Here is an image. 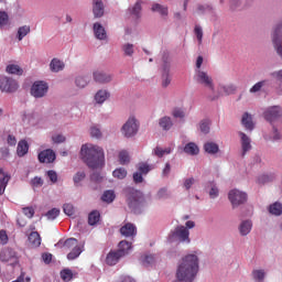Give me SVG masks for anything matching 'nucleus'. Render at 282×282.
Instances as JSON below:
<instances>
[{
  "instance_id": "2eb2a0df",
  "label": "nucleus",
  "mask_w": 282,
  "mask_h": 282,
  "mask_svg": "<svg viewBox=\"0 0 282 282\" xmlns=\"http://www.w3.org/2000/svg\"><path fill=\"white\" fill-rule=\"evenodd\" d=\"M91 8L94 19H102L105 17V2L102 0H93Z\"/></svg>"
},
{
  "instance_id": "c756f323",
  "label": "nucleus",
  "mask_w": 282,
  "mask_h": 282,
  "mask_svg": "<svg viewBox=\"0 0 282 282\" xmlns=\"http://www.w3.org/2000/svg\"><path fill=\"white\" fill-rule=\"evenodd\" d=\"M50 69L53 74H58V72H63L65 69V62L58 58H53L50 63Z\"/></svg>"
},
{
  "instance_id": "5701e85b",
  "label": "nucleus",
  "mask_w": 282,
  "mask_h": 282,
  "mask_svg": "<svg viewBox=\"0 0 282 282\" xmlns=\"http://www.w3.org/2000/svg\"><path fill=\"white\" fill-rule=\"evenodd\" d=\"M251 276L254 282H265V279L268 278V271L265 269H253L251 271Z\"/></svg>"
},
{
  "instance_id": "9d476101",
  "label": "nucleus",
  "mask_w": 282,
  "mask_h": 282,
  "mask_svg": "<svg viewBox=\"0 0 282 282\" xmlns=\"http://www.w3.org/2000/svg\"><path fill=\"white\" fill-rule=\"evenodd\" d=\"M19 89V83L12 79V77L0 76V91H6V94H14Z\"/></svg>"
},
{
  "instance_id": "bf43d9fd",
  "label": "nucleus",
  "mask_w": 282,
  "mask_h": 282,
  "mask_svg": "<svg viewBox=\"0 0 282 282\" xmlns=\"http://www.w3.org/2000/svg\"><path fill=\"white\" fill-rule=\"evenodd\" d=\"M58 215H61V209L52 208L51 210H48L45 214V217H46V219H48V221H54V219H56V217H58Z\"/></svg>"
},
{
  "instance_id": "37998d69",
  "label": "nucleus",
  "mask_w": 282,
  "mask_h": 282,
  "mask_svg": "<svg viewBox=\"0 0 282 282\" xmlns=\"http://www.w3.org/2000/svg\"><path fill=\"white\" fill-rule=\"evenodd\" d=\"M152 12H159L161 17H169V7L162 6L160 3H154L152 6Z\"/></svg>"
},
{
  "instance_id": "f257e3e1",
  "label": "nucleus",
  "mask_w": 282,
  "mask_h": 282,
  "mask_svg": "<svg viewBox=\"0 0 282 282\" xmlns=\"http://www.w3.org/2000/svg\"><path fill=\"white\" fill-rule=\"evenodd\" d=\"M199 272V257L188 253L182 258L176 267V279L180 282H193Z\"/></svg>"
},
{
  "instance_id": "f704fd0d",
  "label": "nucleus",
  "mask_w": 282,
  "mask_h": 282,
  "mask_svg": "<svg viewBox=\"0 0 282 282\" xmlns=\"http://www.w3.org/2000/svg\"><path fill=\"white\" fill-rule=\"evenodd\" d=\"M274 180H276V173H264L258 176V184H270V182H274Z\"/></svg>"
},
{
  "instance_id": "b1692460",
  "label": "nucleus",
  "mask_w": 282,
  "mask_h": 282,
  "mask_svg": "<svg viewBox=\"0 0 282 282\" xmlns=\"http://www.w3.org/2000/svg\"><path fill=\"white\" fill-rule=\"evenodd\" d=\"M254 0H229V8L237 10L238 8H250Z\"/></svg>"
},
{
  "instance_id": "680f3d73",
  "label": "nucleus",
  "mask_w": 282,
  "mask_h": 282,
  "mask_svg": "<svg viewBox=\"0 0 282 282\" xmlns=\"http://www.w3.org/2000/svg\"><path fill=\"white\" fill-rule=\"evenodd\" d=\"M119 162H120V164H122V165H124V164H129V162H130V158H129V152H127V151H121L120 153H119Z\"/></svg>"
},
{
  "instance_id": "39448f33",
  "label": "nucleus",
  "mask_w": 282,
  "mask_h": 282,
  "mask_svg": "<svg viewBox=\"0 0 282 282\" xmlns=\"http://www.w3.org/2000/svg\"><path fill=\"white\" fill-rule=\"evenodd\" d=\"M140 131V122L134 116L128 118V120L121 127V134L123 138H134Z\"/></svg>"
},
{
  "instance_id": "13d9d810",
  "label": "nucleus",
  "mask_w": 282,
  "mask_h": 282,
  "mask_svg": "<svg viewBox=\"0 0 282 282\" xmlns=\"http://www.w3.org/2000/svg\"><path fill=\"white\" fill-rule=\"evenodd\" d=\"M112 176L117 180H124L127 177V170L124 167H118L112 172Z\"/></svg>"
},
{
  "instance_id": "2f4dec72",
  "label": "nucleus",
  "mask_w": 282,
  "mask_h": 282,
  "mask_svg": "<svg viewBox=\"0 0 282 282\" xmlns=\"http://www.w3.org/2000/svg\"><path fill=\"white\" fill-rule=\"evenodd\" d=\"M159 127H161L163 131H171V129H173V119L169 116L160 118Z\"/></svg>"
},
{
  "instance_id": "f3484780",
  "label": "nucleus",
  "mask_w": 282,
  "mask_h": 282,
  "mask_svg": "<svg viewBox=\"0 0 282 282\" xmlns=\"http://www.w3.org/2000/svg\"><path fill=\"white\" fill-rule=\"evenodd\" d=\"M171 85V63L163 59V73H162V87H169Z\"/></svg>"
},
{
  "instance_id": "aec40b11",
  "label": "nucleus",
  "mask_w": 282,
  "mask_h": 282,
  "mask_svg": "<svg viewBox=\"0 0 282 282\" xmlns=\"http://www.w3.org/2000/svg\"><path fill=\"white\" fill-rule=\"evenodd\" d=\"M144 1L138 0L133 7L129 8L127 11L128 17H132V19L138 20L140 19V14L142 12V4Z\"/></svg>"
},
{
  "instance_id": "052dcab7",
  "label": "nucleus",
  "mask_w": 282,
  "mask_h": 282,
  "mask_svg": "<svg viewBox=\"0 0 282 282\" xmlns=\"http://www.w3.org/2000/svg\"><path fill=\"white\" fill-rule=\"evenodd\" d=\"M90 135L91 138L100 140V138H102V132L100 131V128L98 126H93L90 127Z\"/></svg>"
},
{
  "instance_id": "4d7b16f0",
  "label": "nucleus",
  "mask_w": 282,
  "mask_h": 282,
  "mask_svg": "<svg viewBox=\"0 0 282 282\" xmlns=\"http://www.w3.org/2000/svg\"><path fill=\"white\" fill-rule=\"evenodd\" d=\"M209 186H210V189H209L210 199H217V197H219V187H217V184H215V182H210Z\"/></svg>"
},
{
  "instance_id": "7c9ffc66",
  "label": "nucleus",
  "mask_w": 282,
  "mask_h": 282,
  "mask_svg": "<svg viewBox=\"0 0 282 282\" xmlns=\"http://www.w3.org/2000/svg\"><path fill=\"white\" fill-rule=\"evenodd\" d=\"M110 96L109 90L100 89L95 94V102H97V105H104Z\"/></svg>"
},
{
  "instance_id": "e2e57ef3",
  "label": "nucleus",
  "mask_w": 282,
  "mask_h": 282,
  "mask_svg": "<svg viewBox=\"0 0 282 282\" xmlns=\"http://www.w3.org/2000/svg\"><path fill=\"white\" fill-rule=\"evenodd\" d=\"M85 177H87V174H85V172H77L73 177L75 186H78V184H80V182H83Z\"/></svg>"
},
{
  "instance_id": "9b49d317",
  "label": "nucleus",
  "mask_w": 282,
  "mask_h": 282,
  "mask_svg": "<svg viewBox=\"0 0 282 282\" xmlns=\"http://www.w3.org/2000/svg\"><path fill=\"white\" fill-rule=\"evenodd\" d=\"M238 135L240 138L241 156L246 158L247 153L252 151V140L242 131H239Z\"/></svg>"
},
{
  "instance_id": "69168bd1",
  "label": "nucleus",
  "mask_w": 282,
  "mask_h": 282,
  "mask_svg": "<svg viewBox=\"0 0 282 282\" xmlns=\"http://www.w3.org/2000/svg\"><path fill=\"white\" fill-rule=\"evenodd\" d=\"M173 118H180L181 120L186 118V112L182 108H174L172 110Z\"/></svg>"
},
{
  "instance_id": "bb28decb",
  "label": "nucleus",
  "mask_w": 282,
  "mask_h": 282,
  "mask_svg": "<svg viewBox=\"0 0 282 282\" xmlns=\"http://www.w3.org/2000/svg\"><path fill=\"white\" fill-rule=\"evenodd\" d=\"M57 246H62L65 250H74L78 246V239L76 238H67L66 240L61 239L57 242Z\"/></svg>"
},
{
  "instance_id": "79ce46f5",
  "label": "nucleus",
  "mask_w": 282,
  "mask_h": 282,
  "mask_svg": "<svg viewBox=\"0 0 282 282\" xmlns=\"http://www.w3.org/2000/svg\"><path fill=\"white\" fill-rule=\"evenodd\" d=\"M101 199L106 204H113V200L116 199V192L113 189H107L104 192Z\"/></svg>"
},
{
  "instance_id": "ddd939ff",
  "label": "nucleus",
  "mask_w": 282,
  "mask_h": 282,
  "mask_svg": "<svg viewBox=\"0 0 282 282\" xmlns=\"http://www.w3.org/2000/svg\"><path fill=\"white\" fill-rule=\"evenodd\" d=\"M93 78L95 83H99L100 85H107V83H111V80H113V75L105 73L104 70H95L93 73Z\"/></svg>"
},
{
  "instance_id": "3c124183",
  "label": "nucleus",
  "mask_w": 282,
  "mask_h": 282,
  "mask_svg": "<svg viewBox=\"0 0 282 282\" xmlns=\"http://www.w3.org/2000/svg\"><path fill=\"white\" fill-rule=\"evenodd\" d=\"M10 177L11 176L8 174H3V176H0V195H3L6 193V188L8 187Z\"/></svg>"
},
{
  "instance_id": "20e7f679",
  "label": "nucleus",
  "mask_w": 282,
  "mask_h": 282,
  "mask_svg": "<svg viewBox=\"0 0 282 282\" xmlns=\"http://www.w3.org/2000/svg\"><path fill=\"white\" fill-rule=\"evenodd\" d=\"M167 241H180L181 243H191V231L185 226H177L175 230L171 231Z\"/></svg>"
},
{
  "instance_id": "a18cd8bd",
  "label": "nucleus",
  "mask_w": 282,
  "mask_h": 282,
  "mask_svg": "<svg viewBox=\"0 0 282 282\" xmlns=\"http://www.w3.org/2000/svg\"><path fill=\"white\" fill-rule=\"evenodd\" d=\"M98 221H100V212L93 210L88 215V224H89V226H96V224H98Z\"/></svg>"
},
{
  "instance_id": "6e6d98bb",
  "label": "nucleus",
  "mask_w": 282,
  "mask_h": 282,
  "mask_svg": "<svg viewBox=\"0 0 282 282\" xmlns=\"http://www.w3.org/2000/svg\"><path fill=\"white\" fill-rule=\"evenodd\" d=\"M59 274H61L62 281L64 282H69L72 281V279H74V273L72 272L70 269H63Z\"/></svg>"
},
{
  "instance_id": "de8ad7c7",
  "label": "nucleus",
  "mask_w": 282,
  "mask_h": 282,
  "mask_svg": "<svg viewBox=\"0 0 282 282\" xmlns=\"http://www.w3.org/2000/svg\"><path fill=\"white\" fill-rule=\"evenodd\" d=\"M272 126V131L270 133L269 139L272 140V142H276L279 140H281L282 134H281V130L279 128H276V126L271 124Z\"/></svg>"
},
{
  "instance_id": "49530a36",
  "label": "nucleus",
  "mask_w": 282,
  "mask_h": 282,
  "mask_svg": "<svg viewBox=\"0 0 282 282\" xmlns=\"http://www.w3.org/2000/svg\"><path fill=\"white\" fill-rule=\"evenodd\" d=\"M153 153H154V155H156L158 158H164V155H171V153H173V149H171V148L162 149V148H160V147H156V148L153 150Z\"/></svg>"
},
{
  "instance_id": "f8f14e48",
  "label": "nucleus",
  "mask_w": 282,
  "mask_h": 282,
  "mask_svg": "<svg viewBox=\"0 0 282 282\" xmlns=\"http://www.w3.org/2000/svg\"><path fill=\"white\" fill-rule=\"evenodd\" d=\"M37 160L41 164H52L56 161V152L52 149L43 150L39 153Z\"/></svg>"
},
{
  "instance_id": "4be33fe9",
  "label": "nucleus",
  "mask_w": 282,
  "mask_h": 282,
  "mask_svg": "<svg viewBox=\"0 0 282 282\" xmlns=\"http://www.w3.org/2000/svg\"><path fill=\"white\" fill-rule=\"evenodd\" d=\"M132 250H133V246L131 245V242L127 240H121L118 245L117 252H119L121 257H127V254H131Z\"/></svg>"
},
{
  "instance_id": "4468645a",
  "label": "nucleus",
  "mask_w": 282,
  "mask_h": 282,
  "mask_svg": "<svg viewBox=\"0 0 282 282\" xmlns=\"http://www.w3.org/2000/svg\"><path fill=\"white\" fill-rule=\"evenodd\" d=\"M259 91H262L263 94H268L270 91V79H262L260 82H257L250 89V94H259Z\"/></svg>"
},
{
  "instance_id": "338daca9",
  "label": "nucleus",
  "mask_w": 282,
  "mask_h": 282,
  "mask_svg": "<svg viewBox=\"0 0 282 282\" xmlns=\"http://www.w3.org/2000/svg\"><path fill=\"white\" fill-rule=\"evenodd\" d=\"M138 171L139 173H141V175H148V173L151 171V165L147 163H140L138 166Z\"/></svg>"
},
{
  "instance_id": "412c9836",
  "label": "nucleus",
  "mask_w": 282,
  "mask_h": 282,
  "mask_svg": "<svg viewBox=\"0 0 282 282\" xmlns=\"http://www.w3.org/2000/svg\"><path fill=\"white\" fill-rule=\"evenodd\" d=\"M238 232L240 237H248V234L252 232V220H242L238 226Z\"/></svg>"
},
{
  "instance_id": "0e129e2a",
  "label": "nucleus",
  "mask_w": 282,
  "mask_h": 282,
  "mask_svg": "<svg viewBox=\"0 0 282 282\" xmlns=\"http://www.w3.org/2000/svg\"><path fill=\"white\" fill-rule=\"evenodd\" d=\"M10 17L8 15V12L0 11V28L8 25Z\"/></svg>"
},
{
  "instance_id": "8fccbe9b",
  "label": "nucleus",
  "mask_w": 282,
  "mask_h": 282,
  "mask_svg": "<svg viewBox=\"0 0 282 282\" xmlns=\"http://www.w3.org/2000/svg\"><path fill=\"white\" fill-rule=\"evenodd\" d=\"M219 89H221L225 94V96H230L237 91V86L234 84H228V85H220Z\"/></svg>"
},
{
  "instance_id": "393cba45",
  "label": "nucleus",
  "mask_w": 282,
  "mask_h": 282,
  "mask_svg": "<svg viewBox=\"0 0 282 282\" xmlns=\"http://www.w3.org/2000/svg\"><path fill=\"white\" fill-rule=\"evenodd\" d=\"M89 83H91L90 75H78L75 77V85L78 89H85Z\"/></svg>"
},
{
  "instance_id": "4c0bfd02",
  "label": "nucleus",
  "mask_w": 282,
  "mask_h": 282,
  "mask_svg": "<svg viewBox=\"0 0 282 282\" xmlns=\"http://www.w3.org/2000/svg\"><path fill=\"white\" fill-rule=\"evenodd\" d=\"M204 151L209 155H216V153H219V144L215 142H206L204 144Z\"/></svg>"
},
{
  "instance_id": "a211bd4d",
  "label": "nucleus",
  "mask_w": 282,
  "mask_h": 282,
  "mask_svg": "<svg viewBox=\"0 0 282 282\" xmlns=\"http://www.w3.org/2000/svg\"><path fill=\"white\" fill-rule=\"evenodd\" d=\"M93 32L98 41H107V30H105V26H102L100 22L93 24Z\"/></svg>"
},
{
  "instance_id": "5fc2aeb1",
  "label": "nucleus",
  "mask_w": 282,
  "mask_h": 282,
  "mask_svg": "<svg viewBox=\"0 0 282 282\" xmlns=\"http://www.w3.org/2000/svg\"><path fill=\"white\" fill-rule=\"evenodd\" d=\"M21 118L25 124H32V122H34V112L33 111H23L21 115Z\"/></svg>"
},
{
  "instance_id": "09e8293b",
  "label": "nucleus",
  "mask_w": 282,
  "mask_h": 282,
  "mask_svg": "<svg viewBox=\"0 0 282 282\" xmlns=\"http://www.w3.org/2000/svg\"><path fill=\"white\" fill-rule=\"evenodd\" d=\"M213 12V7L210 4H197L196 13L197 14H210Z\"/></svg>"
},
{
  "instance_id": "6e6552de",
  "label": "nucleus",
  "mask_w": 282,
  "mask_h": 282,
  "mask_svg": "<svg viewBox=\"0 0 282 282\" xmlns=\"http://www.w3.org/2000/svg\"><path fill=\"white\" fill-rule=\"evenodd\" d=\"M47 91H50V85L46 82L36 80L31 86V96L33 98H45Z\"/></svg>"
},
{
  "instance_id": "1a4fd4ad",
  "label": "nucleus",
  "mask_w": 282,
  "mask_h": 282,
  "mask_svg": "<svg viewBox=\"0 0 282 282\" xmlns=\"http://www.w3.org/2000/svg\"><path fill=\"white\" fill-rule=\"evenodd\" d=\"M228 199L231 203V206L237 208V206H241V204H246V202H248V194L239 189H231L228 193Z\"/></svg>"
},
{
  "instance_id": "cd10ccee",
  "label": "nucleus",
  "mask_w": 282,
  "mask_h": 282,
  "mask_svg": "<svg viewBox=\"0 0 282 282\" xmlns=\"http://www.w3.org/2000/svg\"><path fill=\"white\" fill-rule=\"evenodd\" d=\"M241 124L246 131H254V122L252 121V115L245 112L241 118Z\"/></svg>"
},
{
  "instance_id": "f03ea898",
  "label": "nucleus",
  "mask_w": 282,
  "mask_h": 282,
  "mask_svg": "<svg viewBox=\"0 0 282 282\" xmlns=\"http://www.w3.org/2000/svg\"><path fill=\"white\" fill-rule=\"evenodd\" d=\"M80 158L88 169H102L105 166V150L100 145L85 143L80 148Z\"/></svg>"
},
{
  "instance_id": "e433bc0d",
  "label": "nucleus",
  "mask_w": 282,
  "mask_h": 282,
  "mask_svg": "<svg viewBox=\"0 0 282 282\" xmlns=\"http://www.w3.org/2000/svg\"><path fill=\"white\" fill-rule=\"evenodd\" d=\"M85 251V247L84 246H77L75 248L72 249V251L66 256L68 261H75V259H78L80 257V254H83V252Z\"/></svg>"
},
{
  "instance_id": "a19ab883",
  "label": "nucleus",
  "mask_w": 282,
  "mask_h": 282,
  "mask_svg": "<svg viewBox=\"0 0 282 282\" xmlns=\"http://www.w3.org/2000/svg\"><path fill=\"white\" fill-rule=\"evenodd\" d=\"M269 213L271 215H274L275 217H281L282 215V204L279 202H275L269 206Z\"/></svg>"
},
{
  "instance_id": "6ab92c4d",
  "label": "nucleus",
  "mask_w": 282,
  "mask_h": 282,
  "mask_svg": "<svg viewBox=\"0 0 282 282\" xmlns=\"http://www.w3.org/2000/svg\"><path fill=\"white\" fill-rule=\"evenodd\" d=\"M120 235L126 238L135 237V235H138V228L135 227V225L127 223L120 228Z\"/></svg>"
},
{
  "instance_id": "774afa93",
  "label": "nucleus",
  "mask_w": 282,
  "mask_h": 282,
  "mask_svg": "<svg viewBox=\"0 0 282 282\" xmlns=\"http://www.w3.org/2000/svg\"><path fill=\"white\" fill-rule=\"evenodd\" d=\"M270 76H271V78H274L279 83H282V69L271 72Z\"/></svg>"
},
{
  "instance_id": "c9c22d12",
  "label": "nucleus",
  "mask_w": 282,
  "mask_h": 282,
  "mask_svg": "<svg viewBox=\"0 0 282 282\" xmlns=\"http://www.w3.org/2000/svg\"><path fill=\"white\" fill-rule=\"evenodd\" d=\"M183 151L186 155H199V147L195 142L186 143Z\"/></svg>"
},
{
  "instance_id": "864d4df0",
  "label": "nucleus",
  "mask_w": 282,
  "mask_h": 282,
  "mask_svg": "<svg viewBox=\"0 0 282 282\" xmlns=\"http://www.w3.org/2000/svg\"><path fill=\"white\" fill-rule=\"evenodd\" d=\"M194 34L197 39L198 45H202L204 41V29H202V25L196 24L194 28Z\"/></svg>"
},
{
  "instance_id": "72a5a7b5",
  "label": "nucleus",
  "mask_w": 282,
  "mask_h": 282,
  "mask_svg": "<svg viewBox=\"0 0 282 282\" xmlns=\"http://www.w3.org/2000/svg\"><path fill=\"white\" fill-rule=\"evenodd\" d=\"M154 197L158 202H164L166 199H171V191H169V187H161L158 189Z\"/></svg>"
},
{
  "instance_id": "c03bdc74",
  "label": "nucleus",
  "mask_w": 282,
  "mask_h": 282,
  "mask_svg": "<svg viewBox=\"0 0 282 282\" xmlns=\"http://www.w3.org/2000/svg\"><path fill=\"white\" fill-rule=\"evenodd\" d=\"M30 32H32L30 25L20 26L18 29V33H17L18 41H21L22 39H25V36H28V34H30Z\"/></svg>"
},
{
  "instance_id": "423d86ee",
  "label": "nucleus",
  "mask_w": 282,
  "mask_h": 282,
  "mask_svg": "<svg viewBox=\"0 0 282 282\" xmlns=\"http://www.w3.org/2000/svg\"><path fill=\"white\" fill-rule=\"evenodd\" d=\"M194 80L197 85L206 87L210 91H215V82L213 76L206 70H194Z\"/></svg>"
},
{
  "instance_id": "473e14b6",
  "label": "nucleus",
  "mask_w": 282,
  "mask_h": 282,
  "mask_svg": "<svg viewBox=\"0 0 282 282\" xmlns=\"http://www.w3.org/2000/svg\"><path fill=\"white\" fill-rule=\"evenodd\" d=\"M28 151H30V144H28V141L25 140L19 141L18 148H17L18 158H25V155H28Z\"/></svg>"
},
{
  "instance_id": "a878e982",
  "label": "nucleus",
  "mask_w": 282,
  "mask_h": 282,
  "mask_svg": "<svg viewBox=\"0 0 282 282\" xmlns=\"http://www.w3.org/2000/svg\"><path fill=\"white\" fill-rule=\"evenodd\" d=\"M121 52L126 58H133V55L135 54V45L126 42L121 45Z\"/></svg>"
},
{
  "instance_id": "dca6fc26",
  "label": "nucleus",
  "mask_w": 282,
  "mask_h": 282,
  "mask_svg": "<svg viewBox=\"0 0 282 282\" xmlns=\"http://www.w3.org/2000/svg\"><path fill=\"white\" fill-rule=\"evenodd\" d=\"M0 261H3L4 263L13 261V263H17V261H19L17 258V251L12 248L2 249L0 252Z\"/></svg>"
},
{
  "instance_id": "58836bf2",
  "label": "nucleus",
  "mask_w": 282,
  "mask_h": 282,
  "mask_svg": "<svg viewBox=\"0 0 282 282\" xmlns=\"http://www.w3.org/2000/svg\"><path fill=\"white\" fill-rule=\"evenodd\" d=\"M29 242L32 248H39L41 246V235L37 231H32L29 235Z\"/></svg>"
},
{
  "instance_id": "ea45409f",
  "label": "nucleus",
  "mask_w": 282,
  "mask_h": 282,
  "mask_svg": "<svg viewBox=\"0 0 282 282\" xmlns=\"http://www.w3.org/2000/svg\"><path fill=\"white\" fill-rule=\"evenodd\" d=\"M7 74H13L15 76H23V68L17 64H9L6 68Z\"/></svg>"
},
{
  "instance_id": "c85d7f7f",
  "label": "nucleus",
  "mask_w": 282,
  "mask_h": 282,
  "mask_svg": "<svg viewBox=\"0 0 282 282\" xmlns=\"http://www.w3.org/2000/svg\"><path fill=\"white\" fill-rule=\"evenodd\" d=\"M121 259V253L118 250H111L106 257V263L107 265H116Z\"/></svg>"
},
{
  "instance_id": "0eeeda50",
  "label": "nucleus",
  "mask_w": 282,
  "mask_h": 282,
  "mask_svg": "<svg viewBox=\"0 0 282 282\" xmlns=\"http://www.w3.org/2000/svg\"><path fill=\"white\" fill-rule=\"evenodd\" d=\"M263 118L270 124H274V122H279L282 119V107L276 106H269L263 111Z\"/></svg>"
},
{
  "instance_id": "603ef678",
  "label": "nucleus",
  "mask_w": 282,
  "mask_h": 282,
  "mask_svg": "<svg viewBox=\"0 0 282 282\" xmlns=\"http://www.w3.org/2000/svg\"><path fill=\"white\" fill-rule=\"evenodd\" d=\"M199 131L205 135L210 133V120L204 119L199 122Z\"/></svg>"
},
{
  "instance_id": "7ed1b4c3",
  "label": "nucleus",
  "mask_w": 282,
  "mask_h": 282,
  "mask_svg": "<svg viewBox=\"0 0 282 282\" xmlns=\"http://www.w3.org/2000/svg\"><path fill=\"white\" fill-rule=\"evenodd\" d=\"M127 204L134 215H142L144 206H147V199L142 192L132 191L127 199Z\"/></svg>"
}]
</instances>
